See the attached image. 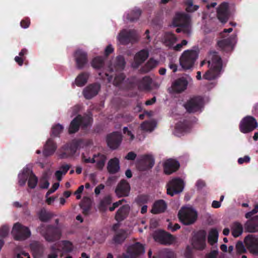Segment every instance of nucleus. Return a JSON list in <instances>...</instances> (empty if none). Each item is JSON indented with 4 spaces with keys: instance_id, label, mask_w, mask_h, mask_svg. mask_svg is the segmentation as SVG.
I'll list each match as a JSON object with an SVG mask.
<instances>
[{
    "instance_id": "obj_1",
    "label": "nucleus",
    "mask_w": 258,
    "mask_h": 258,
    "mask_svg": "<svg viewBox=\"0 0 258 258\" xmlns=\"http://www.w3.org/2000/svg\"><path fill=\"white\" fill-rule=\"evenodd\" d=\"M207 59L209 70L203 75V78L207 80L216 79L220 77L222 71V59L216 51L210 52Z\"/></svg>"
},
{
    "instance_id": "obj_2",
    "label": "nucleus",
    "mask_w": 258,
    "mask_h": 258,
    "mask_svg": "<svg viewBox=\"0 0 258 258\" xmlns=\"http://www.w3.org/2000/svg\"><path fill=\"white\" fill-rule=\"evenodd\" d=\"M173 25L178 27L176 29L177 33L183 32L184 34L189 35L191 33L190 19L189 16L185 14H177L173 20Z\"/></svg>"
},
{
    "instance_id": "obj_3",
    "label": "nucleus",
    "mask_w": 258,
    "mask_h": 258,
    "mask_svg": "<svg viewBox=\"0 0 258 258\" xmlns=\"http://www.w3.org/2000/svg\"><path fill=\"white\" fill-rule=\"evenodd\" d=\"M40 234L48 242H54L59 240L61 235L59 228L52 225H45L42 224L38 228Z\"/></svg>"
},
{
    "instance_id": "obj_4",
    "label": "nucleus",
    "mask_w": 258,
    "mask_h": 258,
    "mask_svg": "<svg viewBox=\"0 0 258 258\" xmlns=\"http://www.w3.org/2000/svg\"><path fill=\"white\" fill-rule=\"evenodd\" d=\"M86 144L84 140L79 139L73 141L63 145L59 150V157L65 159L73 156L76 152L77 149L83 148Z\"/></svg>"
},
{
    "instance_id": "obj_5",
    "label": "nucleus",
    "mask_w": 258,
    "mask_h": 258,
    "mask_svg": "<svg viewBox=\"0 0 258 258\" xmlns=\"http://www.w3.org/2000/svg\"><path fill=\"white\" fill-rule=\"evenodd\" d=\"M199 52L195 50L184 51L179 58L180 65L184 70L192 68L198 57Z\"/></svg>"
},
{
    "instance_id": "obj_6",
    "label": "nucleus",
    "mask_w": 258,
    "mask_h": 258,
    "mask_svg": "<svg viewBox=\"0 0 258 258\" xmlns=\"http://www.w3.org/2000/svg\"><path fill=\"white\" fill-rule=\"evenodd\" d=\"M204 99L200 96H194L188 100L183 104V107L187 112L189 113H195L198 112H201L204 106Z\"/></svg>"
},
{
    "instance_id": "obj_7",
    "label": "nucleus",
    "mask_w": 258,
    "mask_h": 258,
    "mask_svg": "<svg viewBox=\"0 0 258 258\" xmlns=\"http://www.w3.org/2000/svg\"><path fill=\"white\" fill-rule=\"evenodd\" d=\"M178 216L181 223L184 225H188L196 221L197 214L192 208H182L178 212Z\"/></svg>"
},
{
    "instance_id": "obj_8",
    "label": "nucleus",
    "mask_w": 258,
    "mask_h": 258,
    "mask_svg": "<svg viewBox=\"0 0 258 258\" xmlns=\"http://www.w3.org/2000/svg\"><path fill=\"white\" fill-rule=\"evenodd\" d=\"M11 233L14 238L16 240H25L31 235V232L29 228L19 223H15L14 225Z\"/></svg>"
},
{
    "instance_id": "obj_9",
    "label": "nucleus",
    "mask_w": 258,
    "mask_h": 258,
    "mask_svg": "<svg viewBox=\"0 0 258 258\" xmlns=\"http://www.w3.org/2000/svg\"><path fill=\"white\" fill-rule=\"evenodd\" d=\"M258 126L256 119L250 115H247L240 121L239 128L240 131L243 134H247L253 131Z\"/></svg>"
},
{
    "instance_id": "obj_10",
    "label": "nucleus",
    "mask_w": 258,
    "mask_h": 258,
    "mask_svg": "<svg viewBox=\"0 0 258 258\" xmlns=\"http://www.w3.org/2000/svg\"><path fill=\"white\" fill-rule=\"evenodd\" d=\"M167 194L173 197L182 191L184 188V182L180 178H174L167 184Z\"/></svg>"
},
{
    "instance_id": "obj_11",
    "label": "nucleus",
    "mask_w": 258,
    "mask_h": 258,
    "mask_svg": "<svg viewBox=\"0 0 258 258\" xmlns=\"http://www.w3.org/2000/svg\"><path fill=\"white\" fill-rule=\"evenodd\" d=\"M153 238L155 241L163 245L171 244L175 240L173 235L164 230L156 231L154 233Z\"/></svg>"
},
{
    "instance_id": "obj_12",
    "label": "nucleus",
    "mask_w": 258,
    "mask_h": 258,
    "mask_svg": "<svg viewBox=\"0 0 258 258\" xmlns=\"http://www.w3.org/2000/svg\"><path fill=\"white\" fill-rule=\"evenodd\" d=\"M206 232L204 230L198 231L191 239L193 248L198 250H203L206 247Z\"/></svg>"
},
{
    "instance_id": "obj_13",
    "label": "nucleus",
    "mask_w": 258,
    "mask_h": 258,
    "mask_svg": "<svg viewBox=\"0 0 258 258\" xmlns=\"http://www.w3.org/2000/svg\"><path fill=\"white\" fill-rule=\"evenodd\" d=\"M145 252L144 246L139 242L129 246L126 250V254L124 255L125 258H137Z\"/></svg>"
},
{
    "instance_id": "obj_14",
    "label": "nucleus",
    "mask_w": 258,
    "mask_h": 258,
    "mask_svg": "<svg viewBox=\"0 0 258 258\" xmlns=\"http://www.w3.org/2000/svg\"><path fill=\"white\" fill-rule=\"evenodd\" d=\"M155 164L154 157L150 155H145L141 157L137 163V166L140 171H147L151 169Z\"/></svg>"
},
{
    "instance_id": "obj_15",
    "label": "nucleus",
    "mask_w": 258,
    "mask_h": 258,
    "mask_svg": "<svg viewBox=\"0 0 258 258\" xmlns=\"http://www.w3.org/2000/svg\"><path fill=\"white\" fill-rule=\"evenodd\" d=\"M121 134L117 132H114L108 134L106 137L107 146L112 150L118 148L122 142Z\"/></svg>"
},
{
    "instance_id": "obj_16",
    "label": "nucleus",
    "mask_w": 258,
    "mask_h": 258,
    "mask_svg": "<svg viewBox=\"0 0 258 258\" xmlns=\"http://www.w3.org/2000/svg\"><path fill=\"white\" fill-rule=\"evenodd\" d=\"M120 42L122 44H127L130 42H133L137 40L136 32L134 30H123L118 36Z\"/></svg>"
},
{
    "instance_id": "obj_17",
    "label": "nucleus",
    "mask_w": 258,
    "mask_h": 258,
    "mask_svg": "<svg viewBox=\"0 0 258 258\" xmlns=\"http://www.w3.org/2000/svg\"><path fill=\"white\" fill-rule=\"evenodd\" d=\"M100 89V84L98 83H94L87 86L83 89L82 93L85 99L90 100L98 94Z\"/></svg>"
},
{
    "instance_id": "obj_18",
    "label": "nucleus",
    "mask_w": 258,
    "mask_h": 258,
    "mask_svg": "<svg viewBox=\"0 0 258 258\" xmlns=\"http://www.w3.org/2000/svg\"><path fill=\"white\" fill-rule=\"evenodd\" d=\"M244 241L249 251L254 254L258 255V237L248 235L245 238Z\"/></svg>"
},
{
    "instance_id": "obj_19",
    "label": "nucleus",
    "mask_w": 258,
    "mask_h": 258,
    "mask_svg": "<svg viewBox=\"0 0 258 258\" xmlns=\"http://www.w3.org/2000/svg\"><path fill=\"white\" fill-rule=\"evenodd\" d=\"M130 185L125 180H121L117 184L115 192L118 198L127 197L130 192Z\"/></svg>"
},
{
    "instance_id": "obj_20",
    "label": "nucleus",
    "mask_w": 258,
    "mask_h": 258,
    "mask_svg": "<svg viewBox=\"0 0 258 258\" xmlns=\"http://www.w3.org/2000/svg\"><path fill=\"white\" fill-rule=\"evenodd\" d=\"M235 39L236 36L231 35L227 38L219 41L217 45L221 50L228 52L232 50Z\"/></svg>"
},
{
    "instance_id": "obj_21",
    "label": "nucleus",
    "mask_w": 258,
    "mask_h": 258,
    "mask_svg": "<svg viewBox=\"0 0 258 258\" xmlns=\"http://www.w3.org/2000/svg\"><path fill=\"white\" fill-rule=\"evenodd\" d=\"M228 4L226 2L221 3L217 9L218 20L222 23H225L228 20Z\"/></svg>"
},
{
    "instance_id": "obj_22",
    "label": "nucleus",
    "mask_w": 258,
    "mask_h": 258,
    "mask_svg": "<svg viewBox=\"0 0 258 258\" xmlns=\"http://www.w3.org/2000/svg\"><path fill=\"white\" fill-rule=\"evenodd\" d=\"M74 57L78 69H83L88 62L87 53L82 50L79 49L75 51Z\"/></svg>"
},
{
    "instance_id": "obj_23",
    "label": "nucleus",
    "mask_w": 258,
    "mask_h": 258,
    "mask_svg": "<svg viewBox=\"0 0 258 258\" xmlns=\"http://www.w3.org/2000/svg\"><path fill=\"white\" fill-rule=\"evenodd\" d=\"M188 83V81L185 78H179L172 83L171 88L174 92L180 93L186 90Z\"/></svg>"
},
{
    "instance_id": "obj_24",
    "label": "nucleus",
    "mask_w": 258,
    "mask_h": 258,
    "mask_svg": "<svg viewBox=\"0 0 258 258\" xmlns=\"http://www.w3.org/2000/svg\"><path fill=\"white\" fill-rule=\"evenodd\" d=\"M180 167V164L178 161L169 159H168L164 164V171L166 174L169 175L173 172L176 171Z\"/></svg>"
},
{
    "instance_id": "obj_25",
    "label": "nucleus",
    "mask_w": 258,
    "mask_h": 258,
    "mask_svg": "<svg viewBox=\"0 0 258 258\" xmlns=\"http://www.w3.org/2000/svg\"><path fill=\"white\" fill-rule=\"evenodd\" d=\"M57 149L56 142L52 138H49L44 146L43 154L45 157L51 156L54 154Z\"/></svg>"
},
{
    "instance_id": "obj_26",
    "label": "nucleus",
    "mask_w": 258,
    "mask_h": 258,
    "mask_svg": "<svg viewBox=\"0 0 258 258\" xmlns=\"http://www.w3.org/2000/svg\"><path fill=\"white\" fill-rule=\"evenodd\" d=\"M130 206L128 204L121 206L116 211L114 219L118 222H120L125 220L129 214Z\"/></svg>"
},
{
    "instance_id": "obj_27",
    "label": "nucleus",
    "mask_w": 258,
    "mask_h": 258,
    "mask_svg": "<svg viewBox=\"0 0 258 258\" xmlns=\"http://www.w3.org/2000/svg\"><path fill=\"white\" fill-rule=\"evenodd\" d=\"M30 249L34 258H41L44 252L43 245L40 242L34 241L30 245Z\"/></svg>"
},
{
    "instance_id": "obj_28",
    "label": "nucleus",
    "mask_w": 258,
    "mask_h": 258,
    "mask_svg": "<svg viewBox=\"0 0 258 258\" xmlns=\"http://www.w3.org/2000/svg\"><path fill=\"white\" fill-rule=\"evenodd\" d=\"M244 228L246 231L250 233L258 232V215H256L245 223Z\"/></svg>"
},
{
    "instance_id": "obj_29",
    "label": "nucleus",
    "mask_w": 258,
    "mask_h": 258,
    "mask_svg": "<svg viewBox=\"0 0 258 258\" xmlns=\"http://www.w3.org/2000/svg\"><path fill=\"white\" fill-rule=\"evenodd\" d=\"M167 208V204L163 200L156 201L153 204L151 212L157 214L165 212Z\"/></svg>"
},
{
    "instance_id": "obj_30",
    "label": "nucleus",
    "mask_w": 258,
    "mask_h": 258,
    "mask_svg": "<svg viewBox=\"0 0 258 258\" xmlns=\"http://www.w3.org/2000/svg\"><path fill=\"white\" fill-rule=\"evenodd\" d=\"M107 169L110 174H115L118 172L120 169L119 161L117 158H113L109 160Z\"/></svg>"
},
{
    "instance_id": "obj_31",
    "label": "nucleus",
    "mask_w": 258,
    "mask_h": 258,
    "mask_svg": "<svg viewBox=\"0 0 258 258\" xmlns=\"http://www.w3.org/2000/svg\"><path fill=\"white\" fill-rule=\"evenodd\" d=\"M112 202V197L110 195L104 196L100 201L98 208L99 210L103 212L107 211L108 206L110 205Z\"/></svg>"
},
{
    "instance_id": "obj_32",
    "label": "nucleus",
    "mask_w": 258,
    "mask_h": 258,
    "mask_svg": "<svg viewBox=\"0 0 258 258\" xmlns=\"http://www.w3.org/2000/svg\"><path fill=\"white\" fill-rule=\"evenodd\" d=\"M94 157H95L96 168L99 170H102L105 166L107 160L106 156L99 153L94 154Z\"/></svg>"
},
{
    "instance_id": "obj_33",
    "label": "nucleus",
    "mask_w": 258,
    "mask_h": 258,
    "mask_svg": "<svg viewBox=\"0 0 258 258\" xmlns=\"http://www.w3.org/2000/svg\"><path fill=\"white\" fill-rule=\"evenodd\" d=\"M190 126V121L187 119H183L176 124L175 129L176 131L179 133L186 132L189 130Z\"/></svg>"
},
{
    "instance_id": "obj_34",
    "label": "nucleus",
    "mask_w": 258,
    "mask_h": 258,
    "mask_svg": "<svg viewBox=\"0 0 258 258\" xmlns=\"http://www.w3.org/2000/svg\"><path fill=\"white\" fill-rule=\"evenodd\" d=\"M31 173V170L29 168L26 167L23 169L22 173L19 174L18 182L20 186H24L26 184Z\"/></svg>"
},
{
    "instance_id": "obj_35",
    "label": "nucleus",
    "mask_w": 258,
    "mask_h": 258,
    "mask_svg": "<svg viewBox=\"0 0 258 258\" xmlns=\"http://www.w3.org/2000/svg\"><path fill=\"white\" fill-rule=\"evenodd\" d=\"M39 220L43 222H48L53 217V214L49 211H47L44 208L40 209L37 213Z\"/></svg>"
},
{
    "instance_id": "obj_36",
    "label": "nucleus",
    "mask_w": 258,
    "mask_h": 258,
    "mask_svg": "<svg viewBox=\"0 0 258 258\" xmlns=\"http://www.w3.org/2000/svg\"><path fill=\"white\" fill-rule=\"evenodd\" d=\"M149 56V52L147 50L143 49L138 52L135 56V60L138 64L144 62Z\"/></svg>"
},
{
    "instance_id": "obj_37",
    "label": "nucleus",
    "mask_w": 258,
    "mask_h": 258,
    "mask_svg": "<svg viewBox=\"0 0 258 258\" xmlns=\"http://www.w3.org/2000/svg\"><path fill=\"white\" fill-rule=\"evenodd\" d=\"M127 237L126 232L123 229H120L115 232L113 237L114 242L116 244H121Z\"/></svg>"
},
{
    "instance_id": "obj_38",
    "label": "nucleus",
    "mask_w": 258,
    "mask_h": 258,
    "mask_svg": "<svg viewBox=\"0 0 258 258\" xmlns=\"http://www.w3.org/2000/svg\"><path fill=\"white\" fill-rule=\"evenodd\" d=\"M89 77V74L86 72H83L79 74L75 80L76 85L78 87L84 86L87 82Z\"/></svg>"
},
{
    "instance_id": "obj_39",
    "label": "nucleus",
    "mask_w": 258,
    "mask_h": 258,
    "mask_svg": "<svg viewBox=\"0 0 258 258\" xmlns=\"http://www.w3.org/2000/svg\"><path fill=\"white\" fill-rule=\"evenodd\" d=\"M157 64L158 61L153 58H150L147 63L142 67L141 72L145 74L147 73L156 68Z\"/></svg>"
},
{
    "instance_id": "obj_40",
    "label": "nucleus",
    "mask_w": 258,
    "mask_h": 258,
    "mask_svg": "<svg viewBox=\"0 0 258 258\" xmlns=\"http://www.w3.org/2000/svg\"><path fill=\"white\" fill-rule=\"evenodd\" d=\"M164 40L167 46L171 47L176 42L177 38L172 32H167L164 34Z\"/></svg>"
},
{
    "instance_id": "obj_41",
    "label": "nucleus",
    "mask_w": 258,
    "mask_h": 258,
    "mask_svg": "<svg viewBox=\"0 0 258 258\" xmlns=\"http://www.w3.org/2000/svg\"><path fill=\"white\" fill-rule=\"evenodd\" d=\"M141 14L142 11L140 9H135L127 14L126 19L129 21L133 22L139 19Z\"/></svg>"
},
{
    "instance_id": "obj_42",
    "label": "nucleus",
    "mask_w": 258,
    "mask_h": 258,
    "mask_svg": "<svg viewBox=\"0 0 258 258\" xmlns=\"http://www.w3.org/2000/svg\"><path fill=\"white\" fill-rule=\"evenodd\" d=\"M79 118H80V116H76L71 122L69 128V133L70 134L76 133L79 131L81 126L79 121Z\"/></svg>"
},
{
    "instance_id": "obj_43",
    "label": "nucleus",
    "mask_w": 258,
    "mask_h": 258,
    "mask_svg": "<svg viewBox=\"0 0 258 258\" xmlns=\"http://www.w3.org/2000/svg\"><path fill=\"white\" fill-rule=\"evenodd\" d=\"M232 234L234 237L239 236L243 232L242 225L238 222L233 223L231 226Z\"/></svg>"
},
{
    "instance_id": "obj_44",
    "label": "nucleus",
    "mask_w": 258,
    "mask_h": 258,
    "mask_svg": "<svg viewBox=\"0 0 258 258\" xmlns=\"http://www.w3.org/2000/svg\"><path fill=\"white\" fill-rule=\"evenodd\" d=\"M152 79L149 76H145L140 81L139 87L143 90H149L151 88Z\"/></svg>"
},
{
    "instance_id": "obj_45",
    "label": "nucleus",
    "mask_w": 258,
    "mask_h": 258,
    "mask_svg": "<svg viewBox=\"0 0 258 258\" xmlns=\"http://www.w3.org/2000/svg\"><path fill=\"white\" fill-rule=\"evenodd\" d=\"M218 231L216 228H212L209 232L208 240L209 243L213 245L214 243H216L218 241Z\"/></svg>"
},
{
    "instance_id": "obj_46",
    "label": "nucleus",
    "mask_w": 258,
    "mask_h": 258,
    "mask_svg": "<svg viewBox=\"0 0 258 258\" xmlns=\"http://www.w3.org/2000/svg\"><path fill=\"white\" fill-rule=\"evenodd\" d=\"M104 65V59L102 56H97L94 57L91 62L92 67L97 70L102 68Z\"/></svg>"
},
{
    "instance_id": "obj_47",
    "label": "nucleus",
    "mask_w": 258,
    "mask_h": 258,
    "mask_svg": "<svg viewBox=\"0 0 258 258\" xmlns=\"http://www.w3.org/2000/svg\"><path fill=\"white\" fill-rule=\"evenodd\" d=\"M125 61L123 56L119 55L116 57L114 62V68L117 70H122L125 67Z\"/></svg>"
},
{
    "instance_id": "obj_48",
    "label": "nucleus",
    "mask_w": 258,
    "mask_h": 258,
    "mask_svg": "<svg viewBox=\"0 0 258 258\" xmlns=\"http://www.w3.org/2000/svg\"><path fill=\"white\" fill-rule=\"evenodd\" d=\"M38 178L31 170V173L28 179V185L30 188L34 189L36 186Z\"/></svg>"
},
{
    "instance_id": "obj_49",
    "label": "nucleus",
    "mask_w": 258,
    "mask_h": 258,
    "mask_svg": "<svg viewBox=\"0 0 258 258\" xmlns=\"http://www.w3.org/2000/svg\"><path fill=\"white\" fill-rule=\"evenodd\" d=\"M63 126L59 123L56 124L53 126L51 128V137H59L60 134L62 132Z\"/></svg>"
},
{
    "instance_id": "obj_50",
    "label": "nucleus",
    "mask_w": 258,
    "mask_h": 258,
    "mask_svg": "<svg viewBox=\"0 0 258 258\" xmlns=\"http://www.w3.org/2000/svg\"><path fill=\"white\" fill-rule=\"evenodd\" d=\"M77 116H80V118H79V121L82 127H87L90 124L91 118L88 116L78 115Z\"/></svg>"
},
{
    "instance_id": "obj_51",
    "label": "nucleus",
    "mask_w": 258,
    "mask_h": 258,
    "mask_svg": "<svg viewBox=\"0 0 258 258\" xmlns=\"http://www.w3.org/2000/svg\"><path fill=\"white\" fill-rule=\"evenodd\" d=\"M185 5L187 7L186 8V11L187 12H193L197 11L199 7L198 5H193L192 0H187L185 2Z\"/></svg>"
},
{
    "instance_id": "obj_52",
    "label": "nucleus",
    "mask_w": 258,
    "mask_h": 258,
    "mask_svg": "<svg viewBox=\"0 0 258 258\" xmlns=\"http://www.w3.org/2000/svg\"><path fill=\"white\" fill-rule=\"evenodd\" d=\"M62 249L64 252H71L73 250V245L71 242L64 240L62 242Z\"/></svg>"
},
{
    "instance_id": "obj_53",
    "label": "nucleus",
    "mask_w": 258,
    "mask_h": 258,
    "mask_svg": "<svg viewBox=\"0 0 258 258\" xmlns=\"http://www.w3.org/2000/svg\"><path fill=\"white\" fill-rule=\"evenodd\" d=\"M125 76L123 73H120L116 75L113 80V85L115 86H119L125 79Z\"/></svg>"
},
{
    "instance_id": "obj_54",
    "label": "nucleus",
    "mask_w": 258,
    "mask_h": 258,
    "mask_svg": "<svg viewBox=\"0 0 258 258\" xmlns=\"http://www.w3.org/2000/svg\"><path fill=\"white\" fill-rule=\"evenodd\" d=\"M176 256V253L171 249H165L162 251V258H175Z\"/></svg>"
},
{
    "instance_id": "obj_55",
    "label": "nucleus",
    "mask_w": 258,
    "mask_h": 258,
    "mask_svg": "<svg viewBox=\"0 0 258 258\" xmlns=\"http://www.w3.org/2000/svg\"><path fill=\"white\" fill-rule=\"evenodd\" d=\"M184 256L185 258H193V248L189 245H187L184 252Z\"/></svg>"
},
{
    "instance_id": "obj_56",
    "label": "nucleus",
    "mask_w": 258,
    "mask_h": 258,
    "mask_svg": "<svg viewBox=\"0 0 258 258\" xmlns=\"http://www.w3.org/2000/svg\"><path fill=\"white\" fill-rule=\"evenodd\" d=\"M141 127L143 131H152L153 127L152 123L145 121L141 124Z\"/></svg>"
},
{
    "instance_id": "obj_57",
    "label": "nucleus",
    "mask_w": 258,
    "mask_h": 258,
    "mask_svg": "<svg viewBox=\"0 0 258 258\" xmlns=\"http://www.w3.org/2000/svg\"><path fill=\"white\" fill-rule=\"evenodd\" d=\"M9 232V228L6 225L2 226L0 228V237L2 238L6 237Z\"/></svg>"
},
{
    "instance_id": "obj_58",
    "label": "nucleus",
    "mask_w": 258,
    "mask_h": 258,
    "mask_svg": "<svg viewBox=\"0 0 258 258\" xmlns=\"http://www.w3.org/2000/svg\"><path fill=\"white\" fill-rule=\"evenodd\" d=\"M236 249L238 253H243L246 252L245 246L241 241H238L236 243Z\"/></svg>"
},
{
    "instance_id": "obj_59",
    "label": "nucleus",
    "mask_w": 258,
    "mask_h": 258,
    "mask_svg": "<svg viewBox=\"0 0 258 258\" xmlns=\"http://www.w3.org/2000/svg\"><path fill=\"white\" fill-rule=\"evenodd\" d=\"M148 198L146 196L140 195L136 199L137 203L139 205L144 204L147 203Z\"/></svg>"
},
{
    "instance_id": "obj_60",
    "label": "nucleus",
    "mask_w": 258,
    "mask_h": 258,
    "mask_svg": "<svg viewBox=\"0 0 258 258\" xmlns=\"http://www.w3.org/2000/svg\"><path fill=\"white\" fill-rule=\"evenodd\" d=\"M59 183L58 182L54 183L52 187L47 191L46 197H47L49 195L54 192L59 187Z\"/></svg>"
},
{
    "instance_id": "obj_61",
    "label": "nucleus",
    "mask_w": 258,
    "mask_h": 258,
    "mask_svg": "<svg viewBox=\"0 0 258 258\" xmlns=\"http://www.w3.org/2000/svg\"><path fill=\"white\" fill-rule=\"evenodd\" d=\"M123 133L126 136H127V137H130V140L131 141H133L134 139V138H135L134 135L132 134L131 131H130L128 130L127 127H123Z\"/></svg>"
},
{
    "instance_id": "obj_62",
    "label": "nucleus",
    "mask_w": 258,
    "mask_h": 258,
    "mask_svg": "<svg viewBox=\"0 0 258 258\" xmlns=\"http://www.w3.org/2000/svg\"><path fill=\"white\" fill-rule=\"evenodd\" d=\"M218 255V250H211L209 253L205 255L204 258H217Z\"/></svg>"
},
{
    "instance_id": "obj_63",
    "label": "nucleus",
    "mask_w": 258,
    "mask_h": 258,
    "mask_svg": "<svg viewBox=\"0 0 258 258\" xmlns=\"http://www.w3.org/2000/svg\"><path fill=\"white\" fill-rule=\"evenodd\" d=\"M30 24V20L28 18H25L23 19L21 22L20 25L23 28H27L29 27Z\"/></svg>"
},
{
    "instance_id": "obj_64",
    "label": "nucleus",
    "mask_w": 258,
    "mask_h": 258,
    "mask_svg": "<svg viewBox=\"0 0 258 258\" xmlns=\"http://www.w3.org/2000/svg\"><path fill=\"white\" fill-rule=\"evenodd\" d=\"M51 253L48 254V258H57L58 256L57 250L54 246L51 247Z\"/></svg>"
}]
</instances>
